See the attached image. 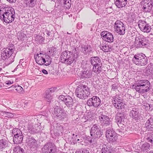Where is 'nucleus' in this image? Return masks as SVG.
<instances>
[{"label": "nucleus", "mask_w": 153, "mask_h": 153, "mask_svg": "<svg viewBox=\"0 0 153 153\" xmlns=\"http://www.w3.org/2000/svg\"><path fill=\"white\" fill-rule=\"evenodd\" d=\"M15 17V11L12 7L6 5H2L0 8V18L6 23L13 21Z\"/></svg>", "instance_id": "nucleus-1"}, {"label": "nucleus", "mask_w": 153, "mask_h": 153, "mask_svg": "<svg viewBox=\"0 0 153 153\" xmlns=\"http://www.w3.org/2000/svg\"><path fill=\"white\" fill-rule=\"evenodd\" d=\"M134 88L139 93L143 94L148 91L150 89V83L146 79L137 80L136 82Z\"/></svg>", "instance_id": "nucleus-2"}, {"label": "nucleus", "mask_w": 153, "mask_h": 153, "mask_svg": "<svg viewBox=\"0 0 153 153\" xmlns=\"http://www.w3.org/2000/svg\"><path fill=\"white\" fill-rule=\"evenodd\" d=\"M75 94L77 97L82 99H85L90 95V88L85 85H79L76 88Z\"/></svg>", "instance_id": "nucleus-3"}, {"label": "nucleus", "mask_w": 153, "mask_h": 153, "mask_svg": "<svg viewBox=\"0 0 153 153\" xmlns=\"http://www.w3.org/2000/svg\"><path fill=\"white\" fill-rule=\"evenodd\" d=\"M59 99L64 102L65 104L68 109V111L70 114L73 115L74 113L76 105L75 102H74L73 99L68 95L64 96L62 95L59 97Z\"/></svg>", "instance_id": "nucleus-4"}, {"label": "nucleus", "mask_w": 153, "mask_h": 153, "mask_svg": "<svg viewBox=\"0 0 153 153\" xmlns=\"http://www.w3.org/2000/svg\"><path fill=\"white\" fill-rule=\"evenodd\" d=\"M90 133L92 139L90 140V142L92 143L95 141L94 140H96L100 138L103 133L101 130L100 127L98 125L95 124L91 128Z\"/></svg>", "instance_id": "nucleus-5"}, {"label": "nucleus", "mask_w": 153, "mask_h": 153, "mask_svg": "<svg viewBox=\"0 0 153 153\" xmlns=\"http://www.w3.org/2000/svg\"><path fill=\"white\" fill-rule=\"evenodd\" d=\"M132 61L136 65L141 66L146 65L148 59L144 54L141 53L135 55L132 59Z\"/></svg>", "instance_id": "nucleus-6"}, {"label": "nucleus", "mask_w": 153, "mask_h": 153, "mask_svg": "<svg viewBox=\"0 0 153 153\" xmlns=\"http://www.w3.org/2000/svg\"><path fill=\"white\" fill-rule=\"evenodd\" d=\"M1 58L3 60H8V65L11 64L14 60L15 56L13 55V53L6 48H4L1 51Z\"/></svg>", "instance_id": "nucleus-7"}, {"label": "nucleus", "mask_w": 153, "mask_h": 153, "mask_svg": "<svg viewBox=\"0 0 153 153\" xmlns=\"http://www.w3.org/2000/svg\"><path fill=\"white\" fill-rule=\"evenodd\" d=\"M148 40L146 37L142 35H139L136 37L134 42L135 46L138 48H144L148 45Z\"/></svg>", "instance_id": "nucleus-8"}, {"label": "nucleus", "mask_w": 153, "mask_h": 153, "mask_svg": "<svg viewBox=\"0 0 153 153\" xmlns=\"http://www.w3.org/2000/svg\"><path fill=\"white\" fill-rule=\"evenodd\" d=\"M12 133L14 135L13 141L14 143L18 144L22 142L24 136L20 129L14 128L12 130Z\"/></svg>", "instance_id": "nucleus-9"}, {"label": "nucleus", "mask_w": 153, "mask_h": 153, "mask_svg": "<svg viewBox=\"0 0 153 153\" xmlns=\"http://www.w3.org/2000/svg\"><path fill=\"white\" fill-rule=\"evenodd\" d=\"M122 98L117 95L113 97L112 102L114 107L118 110H123L125 107V104L123 102Z\"/></svg>", "instance_id": "nucleus-10"}, {"label": "nucleus", "mask_w": 153, "mask_h": 153, "mask_svg": "<svg viewBox=\"0 0 153 153\" xmlns=\"http://www.w3.org/2000/svg\"><path fill=\"white\" fill-rule=\"evenodd\" d=\"M105 135L108 140L110 143H113L116 141L117 140L118 134L115 132L112 128H107Z\"/></svg>", "instance_id": "nucleus-11"}, {"label": "nucleus", "mask_w": 153, "mask_h": 153, "mask_svg": "<svg viewBox=\"0 0 153 153\" xmlns=\"http://www.w3.org/2000/svg\"><path fill=\"white\" fill-rule=\"evenodd\" d=\"M41 128L40 123H39L35 124L33 123L29 122L27 125V131L32 134L40 132L41 131Z\"/></svg>", "instance_id": "nucleus-12"}, {"label": "nucleus", "mask_w": 153, "mask_h": 153, "mask_svg": "<svg viewBox=\"0 0 153 153\" xmlns=\"http://www.w3.org/2000/svg\"><path fill=\"white\" fill-rule=\"evenodd\" d=\"M114 28L115 31L121 35L125 34L126 27L123 23L120 20H117L114 24Z\"/></svg>", "instance_id": "nucleus-13"}, {"label": "nucleus", "mask_w": 153, "mask_h": 153, "mask_svg": "<svg viewBox=\"0 0 153 153\" xmlns=\"http://www.w3.org/2000/svg\"><path fill=\"white\" fill-rule=\"evenodd\" d=\"M101 100L97 96H94L89 98L87 101L86 104L90 107H98L100 105Z\"/></svg>", "instance_id": "nucleus-14"}, {"label": "nucleus", "mask_w": 153, "mask_h": 153, "mask_svg": "<svg viewBox=\"0 0 153 153\" xmlns=\"http://www.w3.org/2000/svg\"><path fill=\"white\" fill-rule=\"evenodd\" d=\"M143 10L146 12H150L153 7V0H143L140 2Z\"/></svg>", "instance_id": "nucleus-15"}, {"label": "nucleus", "mask_w": 153, "mask_h": 153, "mask_svg": "<svg viewBox=\"0 0 153 153\" xmlns=\"http://www.w3.org/2000/svg\"><path fill=\"white\" fill-rule=\"evenodd\" d=\"M98 117L99 120L103 126H107L112 124L110 118L102 112H100Z\"/></svg>", "instance_id": "nucleus-16"}, {"label": "nucleus", "mask_w": 153, "mask_h": 153, "mask_svg": "<svg viewBox=\"0 0 153 153\" xmlns=\"http://www.w3.org/2000/svg\"><path fill=\"white\" fill-rule=\"evenodd\" d=\"M129 115L133 120L136 122H139L142 118L138 108H132L129 112Z\"/></svg>", "instance_id": "nucleus-17"}, {"label": "nucleus", "mask_w": 153, "mask_h": 153, "mask_svg": "<svg viewBox=\"0 0 153 153\" xmlns=\"http://www.w3.org/2000/svg\"><path fill=\"white\" fill-rule=\"evenodd\" d=\"M56 150L55 145L50 143L46 144L42 149V153H56Z\"/></svg>", "instance_id": "nucleus-18"}, {"label": "nucleus", "mask_w": 153, "mask_h": 153, "mask_svg": "<svg viewBox=\"0 0 153 153\" xmlns=\"http://www.w3.org/2000/svg\"><path fill=\"white\" fill-rule=\"evenodd\" d=\"M138 25L140 30L144 32L148 33L151 30L150 25L144 21L140 20L138 23Z\"/></svg>", "instance_id": "nucleus-19"}, {"label": "nucleus", "mask_w": 153, "mask_h": 153, "mask_svg": "<svg viewBox=\"0 0 153 153\" xmlns=\"http://www.w3.org/2000/svg\"><path fill=\"white\" fill-rule=\"evenodd\" d=\"M102 39L108 42H112L114 41V37L112 33L107 31H103L101 33Z\"/></svg>", "instance_id": "nucleus-20"}, {"label": "nucleus", "mask_w": 153, "mask_h": 153, "mask_svg": "<svg viewBox=\"0 0 153 153\" xmlns=\"http://www.w3.org/2000/svg\"><path fill=\"white\" fill-rule=\"evenodd\" d=\"M115 119L117 122L118 126H119L120 124H122L124 126L126 124V119L123 113H117L115 116Z\"/></svg>", "instance_id": "nucleus-21"}, {"label": "nucleus", "mask_w": 153, "mask_h": 153, "mask_svg": "<svg viewBox=\"0 0 153 153\" xmlns=\"http://www.w3.org/2000/svg\"><path fill=\"white\" fill-rule=\"evenodd\" d=\"M45 56V54L40 53L39 54L38 53L36 55H35L34 58L37 64L40 65H42L44 64V62L45 60L44 59Z\"/></svg>", "instance_id": "nucleus-22"}, {"label": "nucleus", "mask_w": 153, "mask_h": 153, "mask_svg": "<svg viewBox=\"0 0 153 153\" xmlns=\"http://www.w3.org/2000/svg\"><path fill=\"white\" fill-rule=\"evenodd\" d=\"M145 127L148 131H153V117H150L147 120Z\"/></svg>", "instance_id": "nucleus-23"}, {"label": "nucleus", "mask_w": 153, "mask_h": 153, "mask_svg": "<svg viewBox=\"0 0 153 153\" xmlns=\"http://www.w3.org/2000/svg\"><path fill=\"white\" fill-rule=\"evenodd\" d=\"M71 54L70 51H65L62 52L61 54L60 59L61 61L64 63L65 61H66L67 59Z\"/></svg>", "instance_id": "nucleus-24"}, {"label": "nucleus", "mask_w": 153, "mask_h": 153, "mask_svg": "<svg viewBox=\"0 0 153 153\" xmlns=\"http://www.w3.org/2000/svg\"><path fill=\"white\" fill-rule=\"evenodd\" d=\"M80 50L82 52L85 54H89L92 51L91 46L88 45H82Z\"/></svg>", "instance_id": "nucleus-25"}, {"label": "nucleus", "mask_w": 153, "mask_h": 153, "mask_svg": "<svg viewBox=\"0 0 153 153\" xmlns=\"http://www.w3.org/2000/svg\"><path fill=\"white\" fill-rule=\"evenodd\" d=\"M56 89V88H51L49 90L46 91L45 97L48 100V102H49L52 99L51 94Z\"/></svg>", "instance_id": "nucleus-26"}, {"label": "nucleus", "mask_w": 153, "mask_h": 153, "mask_svg": "<svg viewBox=\"0 0 153 153\" xmlns=\"http://www.w3.org/2000/svg\"><path fill=\"white\" fill-rule=\"evenodd\" d=\"M114 4L119 8L124 7L127 3V0H114Z\"/></svg>", "instance_id": "nucleus-27"}, {"label": "nucleus", "mask_w": 153, "mask_h": 153, "mask_svg": "<svg viewBox=\"0 0 153 153\" xmlns=\"http://www.w3.org/2000/svg\"><path fill=\"white\" fill-rule=\"evenodd\" d=\"M93 66L92 71L96 74L98 75L102 71V63Z\"/></svg>", "instance_id": "nucleus-28"}, {"label": "nucleus", "mask_w": 153, "mask_h": 153, "mask_svg": "<svg viewBox=\"0 0 153 153\" xmlns=\"http://www.w3.org/2000/svg\"><path fill=\"white\" fill-rule=\"evenodd\" d=\"M10 145L9 142L5 139H2L0 140V149L9 147Z\"/></svg>", "instance_id": "nucleus-29"}, {"label": "nucleus", "mask_w": 153, "mask_h": 153, "mask_svg": "<svg viewBox=\"0 0 153 153\" xmlns=\"http://www.w3.org/2000/svg\"><path fill=\"white\" fill-rule=\"evenodd\" d=\"M90 61L91 65L94 66L101 63V60L98 56H92L90 58Z\"/></svg>", "instance_id": "nucleus-30"}, {"label": "nucleus", "mask_w": 153, "mask_h": 153, "mask_svg": "<svg viewBox=\"0 0 153 153\" xmlns=\"http://www.w3.org/2000/svg\"><path fill=\"white\" fill-rule=\"evenodd\" d=\"M81 78L82 79H84L86 78H89L92 76V73L91 72L89 71L84 70L81 72L80 74Z\"/></svg>", "instance_id": "nucleus-31"}, {"label": "nucleus", "mask_w": 153, "mask_h": 153, "mask_svg": "<svg viewBox=\"0 0 153 153\" xmlns=\"http://www.w3.org/2000/svg\"><path fill=\"white\" fill-rule=\"evenodd\" d=\"M28 145L31 148H36L37 146L36 141L33 137H29L28 138Z\"/></svg>", "instance_id": "nucleus-32"}, {"label": "nucleus", "mask_w": 153, "mask_h": 153, "mask_svg": "<svg viewBox=\"0 0 153 153\" xmlns=\"http://www.w3.org/2000/svg\"><path fill=\"white\" fill-rule=\"evenodd\" d=\"M77 60L76 56L74 57V56H73V55H71L67 59L66 61L64 62L63 63L68 65H71L74 62H76Z\"/></svg>", "instance_id": "nucleus-33"}, {"label": "nucleus", "mask_w": 153, "mask_h": 153, "mask_svg": "<svg viewBox=\"0 0 153 153\" xmlns=\"http://www.w3.org/2000/svg\"><path fill=\"white\" fill-rule=\"evenodd\" d=\"M79 50L78 48H74L70 52L71 53V55H73V56L75 57V56L76 57V59L77 60L79 56Z\"/></svg>", "instance_id": "nucleus-34"}, {"label": "nucleus", "mask_w": 153, "mask_h": 153, "mask_svg": "<svg viewBox=\"0 0 153 153\" xmlns=\"http://www.w3.org/2000/svg\"><path fill=\"white\" fill-rule=\"evenodd\" d=\"M13 153H25L24 149L19 146L14 147Z\"/></svg>", "instance_id": "nucleus-35"}, {"label": "nucleus", "mask_w": 153, "mask_h": 153, "mask_svg": "<svg viewBox=\"0 0 153 153\" xmlns=\"http://www.w3.org/2000/svg\"><path fill=\"white\" fill-rule=\"evenodd\" d=\"M112 150V147L106 146L105 145L102 146L101 152L102 153H111Z\"/></svg>", "instance_id": "nucleus-36"}, {"label": "nucleus", "mask_w": 153, "mask_h": 153, "mask_svg": "<svg viewBox=\"0 0 153 153\" xmlns=\"http://www.w3.org/2000/svg\"><path fill=\"white\" fill-rule=\"evenodd\" d=\"M44 57V59H45V60L44 62V65L46 66L49 65L51 62V58L49 56L46 55H45V56Z\"/></svg>", "instance_id": "nucleus-37"}, {"label": "nucleus", "mask_w": 153, "mask_h": 153, "mask_svg": "<svg viewBox=\"0 0 153 153\" xmlns=\"http://www.w3.org/2000/svg\"><path fill=\"white\" fill-rule=\"evenodd\" d=\"M63 7L65 9H69L71 6V0H63Z\"/></svg>", "instance_id": "nucleus-38"}, {"label": "nucleus", "mask_w": 153, "mask_h": 153, "mask_svg": "<svg viewBox=\"0 0 153 153\" xmlns=\"http://www.w3.org/2000/svg\"><path fill=\"white\" fill-rule=\"evenodd\" d=\"M27 5L30 8L34 7L36 4V1L35 0H25Z\"/></svg>", "instance_id": "nucleus-39"}, {"label": "nucleus", "mask_w": 153, "mask_h": 153, "mask_svg": "<svg viewBox=\"0 0 153 153\" xmlns=\"http://www.w3.org/2000/svg\"><path fill=\"white\" fill-rule=\"evenodd\" d=\"M13 88L20 94H22L24 91L23 89L20 85H12L10 88Z\"/></svg>", "instance_id": "nucleus-40"}, {"label": "nucleus", "mask_w": 153, "mask_h": 153, "mask_svg": "<svg viewBox=\"0 0 153 153\" xmlns=\"http://www.w3.org/2000/svg\"><path fill=\"white\" fill-rule=\"evenodd\" d=\"M60 113L56 117L57 119L59 120H62L64 119L67 117V114L63 111V109L62 110V111L60 112Z\"/></svg>", "instance_id": "nucleus-41"}, {"label": "nucleus", "mask_w": 153, "mask_h": 153, "mask_svg": "<svg viewBox=\"0 0 153 153\" xmlns=\"http://www.w3.org/2000/svg\"><path fill=\"white\" fill-rule=\"evenodd\" d=\"M63 109L60 106H56L54 109V115L57 117L58 115L60 114V112L62 111Z\"/></svg>", "instance_id": "nucleus-42"}, {"label": "nucleus", "mask_w": 153, "mask_h": 153, "mask_svg": "<svg viewBox=\"0 0 153 153\" xmlns=\"http://www.w3.org/2000/svg\"><path fill=\"white\" fill-rule=\"evenodd\" d=\"M145 73L147 76H151L153 74V68L147 66L146 68Z\"/></svg>", "instance_id": "nucleus-43"}, {"label": "nucleus", "mask_w": 153, "mask_h": 153, "mask_svg": "<svg viewBox=\"0 0 153 153\" xmlns=\"http://www.w3.org/2000/svg\"><path fill=\"white\" fill-rule=\"evenodd\" d=\"M102 48H101V49L105 52H108L112 50L111 46L108 45V44L102 46Z\"/></svg>", "instance_id": "nucleus-44"}, {"label": "nucleus", "mask_w": 153, "mask_h": 153, "mask_svg": "<svg viewBox=\"0 0 153 153\" xmlns=\"http://www.w3.org/2000/svg\"><path fill=\"white\" fill-rule=\"evenodd\" d=\"M6 49L11 52L13 53L14 52L15 48L14 45L12 44H9L8 45L7 47L5 48Z\"/></svg>", "instance_id": "nucleus-45"}, {"label": "nucleus", "mask_w": 153, "mask_h": 153, "mask_svg": "<svg viewBox=\"0 0 153 153\" xmlns=\"http://www.w3.org/2000/svg\"><path fill=\"white\" fill-rule=\"evenodd\" d=\"M54 127L55 128L59 131H61L63 130V127L62 126L60 125L58 123H55L54 124Z\"/></svg>", "instance_id": "nucleus-46"}, {"label": "nucleus", "mask_w": 153, "mask_h": 153, "mask_svg": "<svg viewBox=\"0 0 153 153\" xmlns=\"http://www.w3.org/2000/svg\"><path fill=\"white\" fill-rule=\"evenodd\" d=\"M147 141L153 144V132L150 134L149 136L146 138Z\"/></svg>", "instance_id": "nucleus-47"}, {"label": "nucleus", "mask_w": 153, "mask_h": 153, "mask_svg": "<svg viewBox=\"0 0 153 153\" xmlns=\"http://www.w3.org/2000/svg\"><path fill=\"white\" fill-rule=\"evenodd\" d=\"M56 48L53 46H51L49 47L48 49V51L50 53H52L53 54H54L56 53Z\"/></svg>", "instance_id": "nucleus-48"}, {"label": "nucleus", "mask_w": 153, "mask_h": 153, "mask_svg": "<svg viewBox=\"0 0 153 153\" xmlns=\"http://www.w3.org/2000/svg\"><path fill=\"white\" fill-rule=\"evenodd\" d=\"M75 153H90L89 150L86 149H83L81 150H77Z\"/></svg>", "instance_id": "nucleus-49"}, {"label": "nucleus", "mask_w": 153, "mask_h": 153, "mask_svg": "<svg viewBox=\"0 0 153 153\" xmlns=\"http://www.w3.org/2000/svg\"><path fill=\"white\" fill-rule=\"evenodd\" d=\"M36 39L37 41L40 43H41L43 42L45 39L44 38L41 36L39 35L37 36Z\"/></svg>", "instance_id": "nucleus-50"}, {"label": "nucleus", "mask_w": 153, "mask_h": 153, "mask_svg": "<svg viewBox=\"0 0 153 153\" xmlns=\"http://www.w3.org/2000/svg\"><path fill=\"white\" fill-rule=\"evenodd\" d=\"M3 115L6 117L11 118L13 116V114L11 113L8 112H4Z\"/></svg>", "instance_id": "nucleus-51"}, {"label": "nucleus", "mask_w": 153, "mask_h": 153, "mask_svg": "<svg viewBox=\"0 0 153 153\" xmlns=\"http://www.w3.org/2000/svg\"><path fill=\"white\" fill-rule=\"evenodd\" d=\"M149 147V145L147 143H144L142 146V149H143L146 150L148 149Z\"/></svg>", "instance_id": "nucleus-52"}, {"label": "nucleus", "mask_w": 153, "mask_h": 153, "mask_svg": "<svg viewBox=\"0 0 153 153\" xmlns=\"http://www.w3.org/2000/svg\"><path fill=\"white\" fill-rule=\"evenodd\" d=\"M18 34V36L20 37L21 39L24 38L26 36L25 34H24L23 33L21 32H19Z\"/></svg>", "instance_id": "nucleus-53"}, {"label": "nucleus", "mask_w": 153, "mask_h": 153, "mask_svg": "<svg viewBox=\"0 0 153 153\" xmlns=\"http://www.w3.org/2000/svg\"><path fill=\"white\" fill-rule=\"evenodd\" d=\"M13 83V81H11L10 80L7 81L5 83L3 84V85L5 87H7L6 85H10L11 84Z\"/></svg>", "instance_id": "nucleus-54"}, {"label": "nucleus", "mask_w": 153, "mask_h": 153, "mask_svg": "<svg viewBox=\"0 0 153 153\" xmlns=\"http://www.w3.org/2000/svg\"><path fill=\"white\" fill-rule=\"evenodd\" d=\"M149 104L148 103H144L143 106L144 107L145 109L146 110H149L150 107L149 108Z\"/></svg>", "instance_id": "nucleus-55"}, {"label": "nucleus", "mask_w": 153, "mask_h": 153, "mask_svg": "<svg viewBox=\"0 0 153 153\" xmlns=\"http://www.w3.org/2000/svg\"><path fill=\"white\" fill-rule=\"evenodd\" d=\"M5 127L7 129H9L12 128V126L7 123L5 126Z\"/></svg>", "instance_id": "nucleus-56"}, {"label": "nucleus", "mask_w": 153, "mask_h": 153, "mask_svg": "<svg viewBox=\"0 0 153 153\" xmlns=\"http://www.w3.org/2000/svg\"><path fill=\"white\" fill-rule=\"evenodd\" d=\"M75 143H80L82 141V139H75Z\"/></svg>", "instance_id": "nucleus-57"}, {"label": "nucleus", "mask_w": 153, "mask_h": 153, "mask_svg": "<svg viewBox=\"0 0 153 153\" xmlns=\"http://www.w3.org/2000/svg\"><path fill=\"white\" fill-rule=\"evenodd\" d=\"M82 23H78L77 25V28L78 29H80L82 28Z\"/></svg>", "instance_id": "nucleus-58"}, {"label": "nucleus", "mask_w": 153, "mask_h": 153, "mask_svg": "<svg viewBox=\"0 0 153 153\" xmlns=\"http://www.w3.org/2000/svg\"><path fill=\"white\" fill-rule=\"evenodd\" d=\"M45 33L47 35L49 36L50 35L51 33L49 31H48L47 30H45Z\"/></svg>", "instance_id": "nucleus-59"}, {"label": "nucleus", "mask_w": 153, "mask_h": 153, "mask_svg": "<svg viewBox=\"0 0 153 153\" xmlns=\"http://www.w3.org/2000/svg\"><path fill=\"white\" fill-rule=\"evenodd\" d=\"M153 104H149V107H150V109H149L150 111H152L153 110Z\"/></svg>", "instance_id": "nucleus-60"}, {"label": "nucleus", "mask_w": 153, "mask_h": 153, "mask_svg": "<svg viewBox=\"0 0 153 153\" xmlns=\"http://www.w3.org/2000/svg\"><path fill=\"white\" fill-rule=\"evenodd\" d=\"M42 72L44 74H48V72L47 71L45 70V69H43L42 70Z\"/></svg>", "instance_id": "nucleus-61"}, {"label": "nucleus", "mask_w": 153, "mask_h": 153, "mask_svg": "<svg viewBox=\"0 0 153 153\" xmlns=\"http://www.w3.org/2000/svg\"><path fill=\"white\" fill-rule=\"evenodd\" d=\"M4 86L3 85V84L1 83L0 84V88L4 87Z\"/></svg>", "instance_id": "nucleus-62"}, {"label": "nucleus", "mask_w": 153, "mask_h": 153, "mask_svg": "<svg viewBox=\"0 0 153 153\" xmlns=\"http://www.w3.org/2000/svg\"><path fill=\"white\" fill-rule=\"evenodd\" d=\"M23 60H24V59H20V62H19L20 63V62H23Z\"/></svg>", "instance_id": "nucleus-63"}, {"label": "nucleus", "mask_w": 153, "mask_h": 153, "mask_svg": "<svg viewBox=\"0 0 153 153\" xmlns=\"http://www.w3.org/2000/svg\"><path fill=\"white\" fill-rule=\"evenodd\" d=\"M10 88V87L9 88H8L9 89H10V90H11V91H12V90H13V88Z\"/></svg>", "instance_id": "nucleus-64"}]
</instances>
